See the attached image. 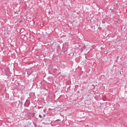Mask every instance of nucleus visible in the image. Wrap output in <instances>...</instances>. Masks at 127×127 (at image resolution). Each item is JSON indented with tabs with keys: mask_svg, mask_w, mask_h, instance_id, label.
<instances>
[{
	"mask_svg": "<svg viewBox=\"0 0 127 127\" xmlns=\"http://www.w3.org/2000/svg\"><path fill=\"white\" fill-rule=\"evenodd\" d=\"M43 117L44 118H45V117H46V115L43 114Z\"/></svg>",
	"mask_w": 127,
	"mask_h": 127,
	"instance_id": "11",
	"label": "nucleus"
},
{
	"mask_svg": "<svg viewBox=\"0 0 127 127\" xmlns=\"http://www.w3.org/2000/svg\"><path fill=\"white\" fill-rule=\"evenodd\" d=\"M62 52H63V53H66H66H68V49L64 46H63Z\"/></svg>",
	"mask_w": 127,
	"mask_h": 127,
	"instance_id": "1",
	"label": "nucleus"
},
{
	"mask_svg": "<svg viewBox=\"0 0 127 127\" xmlns=\"http://www.w3.org/2000/svg\"><path fill=\"white\" fill-rule=\"evenodd\" d=\"M33 125H34V127H37V125L36 124H35V123H33Z\"/></svg>",
	"mask_w": 127,
	"mask_h": 127,
	"instance_id": "10",
	"label": "nucleus"
},
{
	"mask_svg": "<svg viewBox=\"0 0 127 127\" xmlns=\"http://www.w3.org/2000/svg\"><path fill=\"white\" fill-rule=\"evenodd\" d=\"M27 73L28 76H30V75H31V74L33 73V70L32 69H29L27 71Z\"/></svg>",
	"mask_w": 127,
	"mask_h": 127,
	"instance_id": "2",
	"label": "nucleus"
},
{
	"mask_svg": "<svg viewBox=\"0 0 127 127\" xmlns=\"http://www.w3.org/2000/svg\"><path fill=\"white\" fill-rule=\"evenodd\" d=\"M59 124H60V122H59Z\"/></svg>",
	"mask_w": 127,
	"mask_h": 127,
	"instance_id": "15",
	"label": "nucleus"
},
{
	"mask_svg": "<svg viewBox=\"0 0 127 127\" xmlns=\"http://www.w3.org/2000/svg\"><path fill=\"white\" fill-rule=\"evenodd\" d=\"M120 74H122V72H121V71H120Z\"/></svg>",
	"mask_w": 127,
	"mask_h": 127,
	"instance_id": "13",
	"label": "nucleus"
},
{
	"mask_svg": "<svg viewBox=\"0 0 127 127\" xmlns=\"http://www.w3.org/2000/svg\"><path fill=\"white\" fill-rule=\"evenodd\" d=\"M17 84L19 85V83H17Z\"/></svg>",
	"mask_w": 127,
	"mask_h": 127,
	"instance_id": "14",
	"label": "nucleus"
},
{
	"mask_svg": "<svg viewBox=\"0 0 127 127\" xmlns=\"http://www.w3.org/2000/svg\"><path fill=\"white\" fill-rule=\"evenodd\" d=\"M27 101H28V99H27L26 100V102L24 103V105L25 106V107H29V104H30V103H28Z\"/></svg>",
	"mask_w": 127,
	"mask_h": 127,
	"instance_id": "3",
	"label": "nucleus"
},
{
	"mask_svg": "<svg viewBox=\"0 0 127 127\" xmlns=\"http://www.w3.org/2000/svg\"><path fill=\"white\" fill-rule=\"evenodd\" d=\"M18 102H19V104L21 105V106H22V104H23L22 101H20L19 100Z\"/></svg>",
	"mask_w": 127,
	"mask_h": 127,
	"instance_id": "6",
	"label": "nucleus"
},
{
	"mask_svg": "<svg viewBox=\"0 0 127 127\" xmlns=\"http://www.w3.org/2000/svg\"><path fill=\"white\" fill-rule=\"evenodd\" d=\"M48 13H49V14H50V13H51L50 11H49Z\"/></svg>",
	"mask_w": 127,
	"mask_h": 127,
	"instance_id": "12",
	"label": "nucleus"
},
{
	"mask_svg": "<svg viewBox=\"0 0 127 127\" xmlns=\"http://www.w3.org/2000/svg\"><path fill=\"white\" fill-rule=\"evenodd\" d=\"M57 122H61V120H60V119H58V120H56V121H55V123H56Z\"/></svg>",
	"mask_w": 127,
	"mask_h": 127,
	"instance_id": "8",
	"label": "nucleus"
},
{
	"mask_svg": "<svg viewBox=\"0 0 127 127\" xmlns=\"http://www.w3.org/2000/svg\"><path fill=\"white\" fill-rule=\"evenodd\" d=\"M86 49V46H83L81 47V53H82V52H83V51H84V50H85Z\"/></svg>",
	"mask_w": 127,
	"mask_h": 127,
	"instance_id": "5",
	"label": "nucleus"
},
{
	"mask_svg": "<svg viewBox=\"0 0 127 127\" xmlns=\"http://www.w3.org/2000/svg\"><path fill=\"white\" fill-rule=\"evenodd\" d=\"M52 68L53 69V70H57V69H58V66L54 64L52 65Z\"/></svg>",
	"mask_w": 127,
	"mask_h": 127,
	"instance_id": "4",
	"label": "nucleus"
},
{
	"mask_svg": "<svg viewBox=\"0 0 127 127\" xmlns=\"http://www.w3.org/2000/svg\"><path fill=\"white\" fill-rule=\"evenodd\" d=\"M39 118H40V119H42V116L40 114V115H39Z\"/></svg>",
	"mask_w": 127,
	"mask_h": 127,
	"instance_id": "9",
	"label": "nucleus"
},
{
	"mask_svg": "<svg viewBox=\"0 0 127 127\" xmlns=\"http://www.w3.org/2000/svg\"><path fill=\"white\" fill-rule=\"evenodd\" d=\"M32 116H33V118H35V113H32Z\"/></svg>",
	"mask_w": 127,
	"mask_h": 127,
	"instance_id": "7",
	"label": "nucleus"
}]
</instances>
